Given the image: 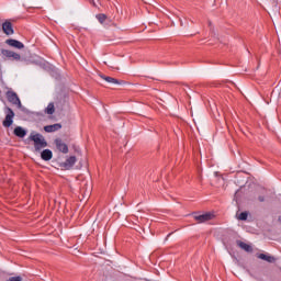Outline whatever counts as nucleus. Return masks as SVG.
Returning <instances> with one entry per match:
<instances>
[{
  "instance_id": "nucleus-21",
  "label": "nucleus",
  "mask_w": 281,
  "mask_h": 281,
  "mask_svg": "<svg viewBox=\"0 0 281 281\" xmlns=\"http://www.w3.org/2000/svg\"><path fill=\"white\" fill-rule=\"evenodd\" d=\"M258 201H259L260 203H265V195H259V196H258Z\"/></svg>"
},
{
  "instance_id": "nucleus-15",
  "label": "nucleus",
  "mask_w": 281,
  "mask_h": 281,
  "mask_svg": "<svg viewBox=\"0 0 281 281\" xmlns=\"http://www.w3.org/2000/svg\"><path fill=\"white\" fill-rule=\"evenodd\" d=\"M101 78L103 80H105V82H109L110 85H122V81H120L113 77L102 75Z\"/></svg>"
},
{
  "instance_id": "nucleus-5",
  "label": "nucleus",
  "mask_w": 281,
  "mask_h": 281,
  "mask_svg": "<svg viewBox=\"0 0 281 281\" xmlns=\"http://www.w3.org/2000/svg\"><path fill=\"white\" fill-rule=\"evenodd\" d=\"M193 218L198 223H207V221H212V218H214V214H212V213H203V214L194 213Z\"/></svg>"
},
{
  "instance_id": "nucleus-4",
  "label": "nucleus",
  "mask_w": 281,
  "mask_h": 281,
  "mask_svg": "<svg viewBox=\"0 0 281 281\" xmlns=\"http://www.w3.org/2000/svg\"><path fill=\"white\" fill-rule=\"evenodd\" d=\"M8 102L13 104L14 106H18V109H21V99H19V94L14 91H7L5 93Z\"/></svg>"
},
{
  "instance_id": "nucleus-7",
  "label": "nucleus",
  "mask_w": 281,
  "mask_h": 281,
  "mask_svg": "<svg viewBox=\"0 0 281 281\" xmlns=\"http://www.w3.org/2000/svg\"><path fill=\"white\" fill-rule=\"evenodd\" d=\"M76 161H78L76 156H70L66 159L65 162L60 164V167L64 168V170H71V168H74V166H76Z\"/></svg>"
},
{
  "instance_id": "nucleus-20",
  "label": "nucleus",
  "mask_w": 281,
  "mask_h": 281,
  "mask_svg": "<svg viewBox=\"0 0 281 281\" xmlns=\"http://www.w3.org/2000/svg\"><path fill=\"white\" fill-rule=\"evenodd\" d=\"M89 3H91V5H93V8H98V4L95 3V0H88Z\"/></svg>"
},
{
  "instance_id": "nucleus-6",
  "label": "nucleus",
  "mask_w": 281,
  "mask_h": 281,
  "mask_svg": "<svg viewBox=\"0 0 281 281\" xmlns=\"http://www.w3.org/2000/svg\"><path fill=\"white\" fill-rule=\"evenodd\" d=\"M2 32L7 36H12V34H14V26L12 25V21L11 20H5L2 23Z\"/></svg>"
},
{
  "instance_id": "nucleus-16",
  "label": "nucleus",
  "mask_w": 281,
  "mask_h": 281,
  "mask_svg": "<svg viewBox=\"0 0 281 281\" xmlns=\"http://www.w3.org/2000/svg\"><path fill=\"white\" fill-rule=\"evenodd\" d=\"M44 113H46V115H54V113H56V106L54 105V102L48 103Z\"/></svg>"
},
{
  "instance_id": "nucleus-2",
  "label": "nucleus",
  "mask_w": 281,
  "mask_h": 281,
  "mask_svg": "<svg viewBox=\"0 0 281 281\" xmlns=\"http://www.w3.org/2000/svg\"><path fill=\"white\" fill-rule=\"evenodd\" d=\"M3 112L5 117L2 121V126H4V128H10V126L14 124V111L9 106H4Z\"/></svg>"
},
{
  "instance_id": "nucleus-8",
  "label": "nucleus",
  "mask_w": 281,
  "mask_h": 281,
  "mask_svg": "<svg viewBox=\"0 0 281 281\" xmlns=\"http://www.w3.org/2000/svg\"><path fill=\"white\" fill-rule=\"evenodd\" d=\"M4 43H5V45H9V47H13L14 49H24L25 48V45L21 41H18L14 38L5 40Z\"/></svg>"
},
{
  "instance_id": "nucleus-1",
  "label": "nucleus",
  "mask_w": 281,
  "mask_h": 281,
  "mask_svg": "<svg viewBox=\"0 0 281 281\" xmlns=\"http://www.w3.org/2000/svg\"><path fill=\"white\" fill-rule=\"evenodd\" d=\"M29 139L34 142V148L36 151L43 150V148H47V140H45V137L41 134L31 133Z\"/></svg>"
},
{
  "instance_id": "nucleus-18",
  "label": "nucleus",
  "mask_w": 281,
  "mask_h": 281,
  "mask_svg": "<svg viewBox=\"0 0 281 281\" xmlns=\"http://www.w3.org/2000/svg\"><path fill=\"white\" fill-rule=\"evenodd\" d=\"M247 216H249L247 212H241V213L238 215V220H239V221H247Z\"/></svg>"
},
{
  "instance_id": "nucleus-9",
  "label": "nucleus",
  "mask_w": 281,
  "mask_h": 281,
  "mask_svg": "<svg viewBox=\"0 0 281 281\" xmlns=\"http://www.w3.org/2000/svg\"><path fill=\"white\" fill-rule=\"evenodd\" d=\"M55 145L57 150H59V153H63L64 155H67V153H69V146H67V144H65L63 139L60 138L55 139Z\"/></svg>"
},
{
  "instance_id": "nucleus-12",
  "label": "nucleus",
  "mask_w": 281,
  "mask_h": 281,
  "mask_svg": "<svg viewBox=\"0 0 281 281\" xmlns=\"http://www.w3.org/2000/svg\"><path fill=\"white\" fill-rule=\"evenodd\" d=\"M41 157L44 161H49L54 157V154L50 149H44L41 154Z\"/></svg>"
},
{
  "instance_id": "nucleus-13",
  "label": "nucleus",
  "mask_w": 281,
  "mask_h": 281,
  "mask_svg": "<svg viewBox=\"0 0 281 281\" xmlns=\"http://www.w3.org/2000/svg\"><path fill=\"white\" fill-rule=\"evenodd\" d=\"M237 245L240 247V249H244V251H247V254H251V251H254V248L251 247V245L245 241L238 240Z\"/></svg>"
},
{
  "instance_id": "nucleus-10",
  "label": "nucleus",
  "mask_w": 281,
  "mask_h": 281,
  "mask_svg": "<svg viewBox=\"0 0 281 281\" xmlns=\"http://www.w3.org/2000/svg\"><path fill=\"white\" fill-rule=\"evenodd\" d=\"M60 128H63V125L60 123L44 126L45 133H56V131H60Z\"/></svg>"
},
{
  "instance_id": "nucleus-3",
  "label": "nucleus",
  "mask_w": 281,
  "mask_h": 281,
  "mask_svg": "<svg viewBox=\"0 0 281 281\" xmlns=\"http://www.w3.org/2000/svg\"><path fill=\"white\" fill-rule=\"evenodd\" d=\"M0 54H1V56H2V58H3L4 60H11V61H14V60H15V63L21 61V54L16 53V52L2 48V49L0 50Z\"/></svg>"
},
{
  "instance_id": "nucleus-11",
  "label": "nucleus",
  "mask_w": 281,
  "mask_h": 281,
  "mask_svg": "<svg viewBox=\"0 0 281 281\" xmlns=\"http://www.w3.org/2000/svg\"><path fill=\"white\" fill-rule=\"evenodd\" d=\"M13 135H15V137H20L21 139H23V137H25V135H27V131H25L21 126H18L14 128Z\"/></svg>"
},
{
  "instance_id": "nucleus-19",
  "label": "nucleus",
  "mask_w": 281,
  "mask_h": 281,
  "mask_svg": "<svg viewBox=\"0 0 281 281\" xmlns=\"http://www.w3.org/2000/svg\"><path fill=\"white\" fill-rule=\"evenodd\" d=\"M23 279L21 277H11L8 281H22Z\"/></svg>"
},
{
  "instance_id": "nucleus-17",
  "label": "nucleus",
  "mask_w": 281,
  "mask_h": 281,
  "mask_svg": "<svg viewBox=\"0 0 281 281\" xmlns=\"http://www.w3.org/2000/svg\"><path fill=\"white\" fill-rule=\"evenodd\" d=\"M95 19L99 21V23L101 25H104V23H106V21H109V16H106V14H104V13L97 14Z\"/></svg>"
},
{
  "instance_id": "nucleus-14",
  "label": "nucleus",
  "mask_w": 281,
  "mask_h": 281,
  "mask_svg": "<svg viewBox=\"0 0 281 281\" xmlns=\"http://www.w3.org/2000/svg\"><path fill=\"white\" fill-rule=\"evenodd\" d=\"M257 258H259V260H265L266 262H276V257L270 255L259 254L257 255Z\"/></svg>"
}]
</instances>
